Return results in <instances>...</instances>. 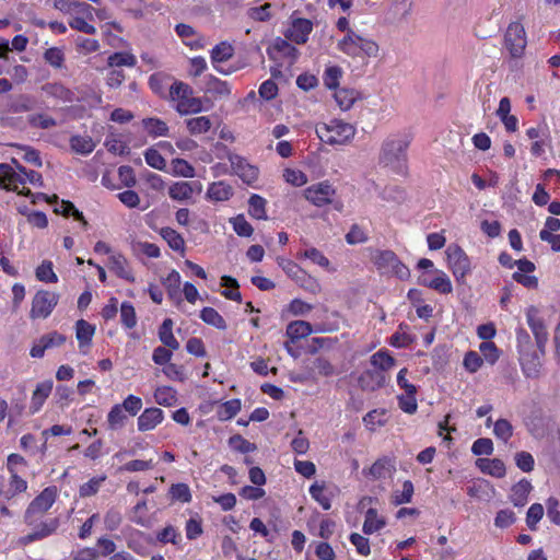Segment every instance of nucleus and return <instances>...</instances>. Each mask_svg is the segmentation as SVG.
<instances>
[{
	"instance_id": "nucleus-1",
	"label": "nucleus",
	"mask_w": 560,
	"mask_h": 560,
	"mask_svg": "<svg viewBox=\"0 0 560 560\" xmlns=\"http://www.w3.org/2000/svg\"><path fill=\"white\" fill-rule=\"evenodd\" d=\"M409 143L408 138L404 136L387 138L382 144L380 163L397 174H405L407 171V149Z\"/></svg>"
},
{
	"instance_id": "nucleus-2",
	"label": "nucleus",
	"mask_w": 560,
	"mask_h": 560,
	"mask_svg": "<svg viewBox=\"0 0 560 560\" xmlns=\"http://www.w3.org/2000/svg\"><path fill=\"white\" fill-rule=\"evenodd\" d=\"M337 48L352 58H371L378 54V45L371 38L363 37L354 31H348L338 42Z\"/></svg>"
},
{
	"instance_id": "nucleus-3",
	"label": "nucleus",
	"mask_w": 560,
	"mask_h": 560,
	"mask_svg": "<svg viewBox=\"0 0 560 560\" xmlns=\"http://www.w3.org/2000/svg\"><path fill=\"white\" fill-rule=\"evenodd\" d=\"M316 133L318 138L331 145H343L349 143L354 135L355 128L349 122L340 119H331L327 124H318L316 126Z\"/></svg>"
},
{
	"instance_id": "nucleus-4",
	"label": "nucleus",
	"mask_w": 560,
	"mask_h": 560,
	"mask_svg": "<svg viewBox=\"0 0 560 560\" xmlns=\"http://www.w3.org/2000/svg\"><path fill=\"white\" fill-rule=\"evenodd\" d=\"M516 347L523 373L527 377H537L540 368L539 355L533 350L529 334L522 327L516 329Z\"/></svg>"
},
{
	"instance_id": "nucleus-5",
	"label": "nucleus",
	"mask_w": 560,
	"mask_h": 560,
	"mask_svg": "<svg viewBox=\"0 0 560 560\" xmlns=\"http://www.w3.org/2000/svg\"><path fill=\"white\" fill-rule=\"evenodd\" d=\"M57 495V487L50 486L45 488L37 497H35L24 513V522L26 525L35 526L36 522L42 520L45 513L56 502Z\"/></svg>"
},
{
	"instance_id": "nucleus-6",
	"label": "nucleus",
	"mask_w": 560,
	"mask_h": 560,
	"mask_svg": "<svg viewBox=\"0 0 560 560\" xmlns=\"http://www.w3.org/2000/svg\"><path fill=\"white\" fill-rule=\"evenodd\" d=\"M191 95V88L184 82L176 81L170 88L171 100L177 102L176 110L182 115L198 113L202 109L201 100Z\"/></svg>"
},
{
	"instance_id": "nucleus-7",
	"label": "nucleus",
	"mask_w": 560,
	"mask_h": 560,
	"mask_svg": "<svg viewBox=\"0 0 560 560\" xmlns=\"http://www.w3.org/2000/svg\"><path fill=\"white\" fill-rule=\"evenodd\" d=\"M305 198L316 207H324L332 203L338 211L342 210V202L335 201L336 189L328 182H320L311 185L304 190Z\"/></svg>"
},
{
	"instance_id": "nucleus-8",
	"label": "nucleus",
	"mask_w": 560,
	"mask_h": 560,
	"mask_svg": "<svg viewBox=\"0 0 560 560\" xmlns=\"http://www.w3.org/2000/svg\"><path fill=\"white\" fill-rule=\"evenodd\" d=\"M525 315H526L527 325L529 326V328L534 335L537 349L541 355H545L546 346H547L548 338H549V334H548L545 320L539 315L538 307H536L534 305H530L529 307L526 308Z\"/></svg>"
},
{
	"instance_id": "nucleus-9",
	"label": "nucleus",
	"mask_w": 560,
	"mask_h": 560,
	"mask_svg": "<svg viewBox=\"0 0 560 560\" xmlns=\"http://www.w3.org/2000/svg\"><path fill=\"white\" fill-rule=\"evenodd\" d=\"M448 267L459 282L470 272V260L458 245H451L446 250Z\"/></svg>"
},
{
	"instance_id": "nucleus-10",
	"label": "nucleus",
	"mask_w": 560,
	"mask_h": 560,
	"mask_svg": "<svg viewBox=\"0 0 560 560\" xmlns=\"http://www.w3.org/2000/svg\"><path fill=\"white\" fill-rule=\"evenodd\" d=\"M59 295L54 292L38 291L33 298L30 316L32 318H47L57 305Z\"/></svg>"
},
{
	"instance_id": "nucleus-11",
	"label": "nucleus",
	"mask_w": 560,
	"mask_h": 560,
	"mask_svg": "<svg viewBox=\"0 0 560 560\" xmlns=\"http://www.w3.org/2000/svg\"><path fill=\"white\" fill-rule=\"evenodd\" d=\"M505 47L513 58H520L526 47V34L524 26L518 22H513L505 32Z\"/></svg>"
},
{
	"instance_id": "nucleus-12",
	"label": "nucleus",
	"mask_w": 560,
	"mask_h": 560,
	"mask_svg": "<svg viewBox=\"0 0 560 560\" xmlns=\"http://www.w3.org/2000/svg\"><path fill=\"white\" fill-rule=\"evenodd\" d=\"M67 340V337L58 331H50L43 335L32 347L30 354L32 358H43L45 351L51 348L60 347Z\"/></svg>"
},
{
	"instance_id": "nucleus-13",
	"label": "nucleus",
	"mask_w": 560,
	"mask_h": 560,
	"mask_svg": "<svg viewBox=\"0 0 560 560\" xmlns=\"http://www.w3.org/2000/svg\"><path fill=\"white\" fill-rule=\"evenodd\" d=\"M231 167L245 183L250 184L258 178V168L250 165L244 158L228 153Z\"/></svg>"
},
{
	"instance_id": "nucleus-14",
	"label": "nucleus",
	"mask_w": 560,
	"mask_h": 560,
	"mask_svg": "<svg viewBox=\"0 0 560 560\" xmlns=\"http://www.w3.org/2000/svg\"><path fill=\"white\" fill-rule=\"evenodd\" d=\"M32 532L22 538L24 544H30L35 540H40L54 534L59 527V520L57 517L48 518L45 521L39 520L35 526H31Z\"/></svg>"
},
{
	"instance_id": "nucleus-15",
	"label": "nucleus",
	"mask_w": 560,
	"mask_h": 560,
	"mask_svg": "<svg viewBox=\"0 0 560 560\" xmlns=\"http://www.w3.org/2000/svg\"><path fill=\"white\" fill-rule=\"evenodd\" d=\"M313 30V24L307 19H295L292 21L291 26L285 32L287 39L302 45L308 39V35Z\"/></svg>"
},
{
	"instance_id": "nucleus-16",
	"label": "nucleus",
	"mask_w": 560,
	"mask_h": 560,
	"mask_svg": "<svg viewBox=\"0 0 560 560\" xmlns=\"http://www.w3.org/2000/svg\"><path fill=\"white\" fill-rule=\"evenodd\" d=\"M40 89L46 96L62 103H73L81 100L72 90L68 89L60 82H48L43 84Z\"/></svg>"
},
{
	"instance_id": "nucleus-17",
	"label": "nucleus",
	"mask_w": 560,
	"mask_h": 560,
	"mask_svg": "<svg viewBox=\"0 0 560 560\" xmlns=\"http://www.w3.org/2000/svg\"><path fill=\"white\" fill-rule=\"evenodd\" d=\"M234 55V48L228 42H221L215 45L211 50V62L214 66L215 70L222 74H230L234 70L233 69H224L220 66V63L228 61Z\"/></svg>"
},
{
	"instance_id": "nucleus-18",
	"label": "nucleus",
	"mask_w": 560,
	"mask_h": 560,
	"mask_svg": "<svg viewBox=\"0 0 560 560\" xmlns=\"http://www.w3.org/2000/svg\"><path fill=\"white\" fill-rule=\"evenodd\" d=\"M164 420V412L156 407L147 408L138 417V430L141 432L153 430Z\"/></svg>"
},
{
	"instance_id": "nucleus-19",
	"label": "nucleus",
	"mask_w": 560,
	"mask_h": 560,
	"mask_svg": "<svg viewBox=\"0 0 560 560\" xmlns=\"http://www.w3.org/2000/svg\"><path fill=\"white\" fill-rule=\"evenodd\" d=\"M386 384V375L383 371L368 370L359 377V385L363 390L374 392Z\"/></svg>"
},
{
	"instance_id": "nucleus-20",
	"label": "nucleus",
	"mask_w": 560,
	"mask_h": 560,
	"mask_svg": "<svg viewBox=\"0 0 560 560\" xmlns=\"http://www.w3.org/2000/svg\"><path fill=\"white\" fill-rule=\"evenodd\" d=\"M108 268L110 271H113L117 277L128 281V282H135V276L132 273V270L127 261V259L120 255H112L109 257Z\"/></svg>"
},
{
	"instance_id": "nucleus-21",
	"label": "nucleus",
	"mask_w": 560,
	"mask_h": 560,
	"mask_svg": "<svg viewBox=\"0 0 560 560\" xmlns=\"http://www.w3.org/2000/svg\"><path fill=\"white\" fill-rule=\"evenodd\" d=\"M95 332V327L84 319H79L75 323V337L79 342V348L82 353H86L91 346L92 338Z\"/></svg>"
},
{
	"instance_id": "nucleus-22",
	"label": "nucleus",
	"mask_w": 560,
	"mask_h": 560,
	"mask_svg": "<svg viewBox=\"0 0 560 560\" xmlns=\"http://www.w3.org/2000/svg\"><path fill=\"white\" fill-rule=\"evenodd\" d=\"M195 187H197L198 191L201 190L200 184L189 182H177L170 186L168 195L173 200H188L194 195Z\"/></svg>"
},
{
	"instance_id": "nucleus-23",
	"label": "nucleus",
	"mask_w": 560,
	"mask_h": 560,
	"mask_svg": "<svg viewBox=\"0 0 560 560\" xmlns=\"http://www.w3.org/2000/svg\"><path fill=\"white\" fill-rule=\"evenodd\" d=\"M54 383L51 380L44 381L36 385L35 390L33 392L30 409L32 413L37 412L45 400L48 398L52 390Z\"/></svg>"
},
{
	"instance_id": "nucleus-24",
	"label": "nucleus",
	"mask_w": 560,
	"mask_h": 560,
	"mask_svg": "<svg viewBox=\"0 0 560 560\" xmlns=\"http://www.w3.org/2000/svg\"><path fill=\"white\" fill-rule=\"evenodd\" d=\"M421 284L438 291L442 294H448L453 291L452 282L444 271L435 270V277L432 279L423 278Z\"/></svg>"
},
{
	"instance_id": "nucleus-25",
	"label": "nucleus",
	"mask_w": 560,
	"mask_h": 560,
	"mask_svg": "<svg viewBox=\"0 0 560 560\" xmlns=\"http://www.w3.org/2000/svg\"><path fill=\"white\" fill-rule=\"evenodd\" d=\"M476 466L487 475L495 478H502L505 475V465L499 458H478Z\"/></svg>"
},
{
	"instance_id": "nucleus-26",
	"label": "nucleus",
	"mask_w": 560,
	"mask_h": 560,
	"mask_svg": "<svg viewBox=\"0 0 560 560\" xmlns=\"http://www.w3.org/2000/svg\"><path fill=\"white\" fill-rule=\"evenodd\" d=\"M27 490V481L19 476V474H10L8 488L0 492V497L7 501L12 500L16 495Z\"/></svg>"
},
{
	"instance_id": "nucleus-27",
	"label": "nucleus",
	"mask_w": 560,
	"mask_h": 560,
	"mask_svg": "<svg viewBox=\"0 0 560 560\" xmlns=\"http://www.w3.org/2000/svg\"><path fill=\"white\" fill-rule=\"evenodd\" d=\"M313 332L312 325L304 320H294L287 326L285 334L291 342L305 338Z\"/></svg>"
},
{
	"instance_id": "nucleus-28",
	"label": "nucleus",
	"mask_w": 560,
	"mask_h": 560,
	"mask_svg": "<svg viewBox=\"0 0 560 560\" xmlns=\"http://www.w3.org/2000/svg\"><path fill=\"white\" fill-rule=\"evenodd\" d=\"M397 260V255L392 250H381L374 256V264L376 268L384 275H389Z\"/></svg>"
},
{
	"instance_id": "nucleus-29",
	"label": "nucleus",
	"mask_w": 560,
	"mask_h": 560,
	"mask_svg": "<svg viewBox=\"0 0 560 560\" xmlns=\"http://www.w3.org/2000/svg\"><path fill=\"white\" fill-rule=\"evenodd\" d=\"M386 525L384 517H380L375 509H369L365 513V520L363 523V533L365 535H372L381 530Z\"/></svg>"
},
{
	"instance_id": "nucleus-30",
	"label": "nucleus",
	"mask_w": 560,
	"mask_h": 560,
	"mask_svg": "<svg viewBox=\"0 0 560 560\" xmlns=\"http://www.w3.org/2000/svg\"><path fill=\"white\" fill-rule=\"evenodd\" d=\"M173 325L174 323L171 318H165L160 326L159 338L165 347L172 350H177L179 348V342L173 335Z\"/></svg>"
},
{
	"instance_id": "nucleus-31",
	"label": "nucleus",
	"mask_w": 560,
	"mask_h": 560,
	"mask_svg": "<svg viewBox=\"0 0 560 560\" xmlns=\"http://www.w3.org/2000/svg\"><path fill=\"white\" fill-rule=\"evenodd\" d=\"M532 490V485L526 479L521 480L512 487L511 501L515 506H523L527 502V495Z\"/></svg>"
},
{
	"instance_id": "nucleus-32",
	"label": "nucleus",
	"mask_w": 560,
	"mask_h": 560,
	"mask_svg": "<svg viewBox=\"0 0 560 560\" xmlns=\"http://www.w3.org/2000/svg\"><path fill=\"white\" fill-rule=\"evenodd\" d=\"M360 97V93L353 89L341 88L336 91L335 100L342 110H348Z\"/></svg>"
},
{
	"instance_id": "nucleus-33",
	"label": "nucleus",
	"mask_w": 560,
	"mask_h": 560,
	"mask_svg": "<svg viewBox=\"0 0 560 560\" xmlns=\"http://www.w3.org/2000/svg\"><path fill=\"white\" fill-rule=\"evenodd\" d=\"M70 147L75 153L88 155L95 149V143L90 136L75 135L70 138Z\"/></svg>"
},
{
	"instance_id": "nucleus-34",
	"label": "nucleus",
	"mask_w": 560,
	"mask_h": 560,
	"mask_svg": "<svg viewBox=\"0 0 560 560\" xmlns=\"http://www.w3.org/2000/svg\"><path fill=\"white\" fill-rule=\"evenodd\" d=\"M233 195V189L224 182L213 183L209 186L207 196L215 201L229 200Z\"/></svg>"
},
{
	"instance_id": "nucleus-35",
	"label": "nucleus",
	"mask_w": 560,
	"mask_h": 560,
	"mask_svg": "<svg viewBox=\"0 0 560 560\" xmlns=\"http://www.w3.org/2000/svg\"><path fill=\"white\" fill-rule=\"evenodd\" d=\"M154 400L158 405L172 407L177 402V392L171 386H160L154 392Z\"/></svg>"
},
{
	"instance_id": "nucleus-36",
	"label": "nucleus",
	"mask_w": 560,
	"mask_h": 560,
	"mask_svg": "<svg viewBox=\"0 0 560 560\" xmlns=\"http://www.w3.org/2000/svg\"><path fill=\"white\" fill-rule=\"evenodd\" d=\"M160 235L167 243V245L176 252L184 253L185 250V241L184 237L176 232L172 228H162L160 231Z\"/></svg>"
},
{
	"instance_id": "nucleus-37",
	"label": "nucleus",
	"mask_w": 560,
	"mask_h": 560,
	"mask_svg": "<svg viewBox=\"0 0 560 560\" xmlns=\"http://www.w3.org/2000/svg\"><path fill=\"white\" fill-rule=\"evenodd\" d=\"M128 420L127 413L117 404L112 407L107 415V425L109 430L116 431L124 428Z\"/></svg>"
},
{
	"instance_id": "nucleus-38",
	"label": "nucleus",
	"mask_w": 560,
	"mask_h": 560,
	"mask_svg": "<svg viewBox=\"0 0 560 560\" xmlns=\"http://www.w3.org/2000/svg\"><path fill=\"white\" fill-rule=\"evenodd\" d=\"M266 205L267 201L259 195H252L248 200V212L249 214L257 220H266Z\"/></svg>"
},
{
	"instance_id": "nucleus-39",
	"label": "nucleus",
	"mask_w": 560,
	"mask_h": 560,
	"mask_svg": "<svg viewBox=\"0 0 560 560\" xmlns=\"http://www.w3.org/2000/svg\"><path fill=\"white\" fill-rule=\"evenodd\" d=\"M371 364L375 368L374 370L383 371L385 374L395 365V359L387 351L380 350L371 357Z\"/></svg>"
},
{
	"instance_id": "nucleus-40",
	"label": "nucleus",
	"mask_w": 560,
	"mask_h": 560,
	"mask_svg": "<svg viewBox=\"0 0 560 560\" xmlns=\"http://www.w3.org/2000/svg\"><path fill=\"white\" fill-rule=\"evenodd\" d=\"M200 318L208 325L218 329L225 330L228 325L224 318L213 307H203L200 312Z\"/></svg>"
},
{
	"instance_id": "nucleus-41",
	"label": "nucleus",
	"mask_w": 560,
	"mask_h": 560,
	"mask_svg": "<svg viewBox=\"0 0 560 560\" xmlns=\"http://www.w3.org/2000/svg\"><path fill=\"white\" fill-rule=\"evenodd\" d=\"M142 126L145 131L152 137L167 136L168 127L165 121L160 118H144Z\"/></svg>"
},
{
	"instance_id": "nucleus-42",
	"label": "nucleus",
	"mask_w": 560,
	"mask_h": 560,
	"mask_svg": "<svg viewBox=\"0 0 560 560\" xmlns=\"http://www.w3.org/2000/svg\"><path fill=\"white\" fill-rule=\"evenodd\" d=\"M168 298L179 301L180 275L176 270H172L163 280Z\"/></svg>"
},
{
	"instance_id": "nucleus-43",
	"label": "nucleus",
	"mask_w": 560,
	"mask_h": 560,
	"mask_svg": "<svg viewBox=\"0 0 560 560\" xmlns=\"http://www.w3.org/2000/svg\"><path fill=\"white\" fill-rule=\"evenodd\" d=\"M171 174L174 176L192 178L195 176V168L186 160L174 159L171 162Z\"/></svg>"
},
{
	"instance_id": "nucleus-44",
	"label": "nucleus",
	"mask_w": 560,
	"mask_h": 560,
	"mask_svg": "<svg viewBox=\"0 0 560 560\" xmlns=\"http://www.w3.org/2000/svg\"><path fill=\"white\" fill-rule=\"evenodd\" d=\"M311 497L319 503L324 510L331 508V498L326 492L324 485L314 483L310 487Z\"/></svg>"
},
{
	"instance_id": "nucleus-45",
	"label": "nucleus",
	"mask_w": 560,
	"mask_h": 560,
	"mask_svg": "<svg viewBox=\"0 0 560 560\" xmlns=\"http://www.w3.org/2000/svg\"><path fill=\"white\" fill-rule=\"evenodd\" d=\"M27 122L33 128L50 129L57 126V120L46 114H34L27 117Z\"/></svg>"
},
{
	"instance_id": "nucleus-46",
	"label": "nucleus",
	"mask_w": 560,
	"mask_h": 560,
	"mask_svg": "<svg viewBox=\"0 0 560 560\" xmlns=\"http://www.w3.org/2000/svg\"><path fill=\"white\" fill-rule=\"evenodd\" d=\"M385 416V409H374L363 417V422L370 430L374 431L376 427H383L386 423Z\"/></svg>"
},
{
	"instance_id": "nucleus-47",
	"label": "nucleus",
	"mask_w": 560,
	"mask_h": 560,
	"mask_svg": "<svg viewBox=\"0 0 560 560\" xmlns=\"http://www.w3.org/2000/svg\"><path fill=\"white\" fill-rule=\"evenodd\" d=\"M121 324L131 329L137 325V315L133 305L130 302H122L120 305Z\"/></svg>"
},
{
	"instance_id": "nucleus-48",
	"label": "nucleus",
	"mask_w": 560,
	"mask_h": 560,
	"mask_svg": "<svg viewBox=\"0 0 560 560\" xmlns=\"http://www.w3.org/2000/svg\"><path fill=\"white\" fill-rule=\"evenodd\" d=\"M186 125L191 135L205 133L211 128V121L206 116L190 118L186 121Z\"/></svg>"
},
{
	"instance_id": "nucleus-49",
	"label": "nucleus",
	"mask_w": 560,
	"mask_h": 560,
	"mask_svg": "<svg viewBox=\"0 0 560 560\" xmlns=\"http://www.w3.org/2000/svg\"><path fill=\"white\" fill-rule=\"evenodd\" d=\"M494 435L506 443L513 435V425L506 419H499L493 423Z\"/></svg>"
},
{
	"instance_id": "nucleus-50",
	"label": "nucleus",
	"mask_w": 560,
	"mask_h": 560,
	"mask_svg": "<svg viewBox=\"0 0 560 560\" xmlns=\"http://www.w3.org/2000/svg\"><path fill=\"white\" fill-rule=\"evenodd\" d=\"M36 278L39 281L47 282V283H55L58 281V277L54 272L52 269V262L49 260H44L37 268H36Z\"/></svg>"
},
{
	"instance_id": "nucleus-51",
	"label": "nucleus",
	"mask_w": 560,
	"mask_h": 560,
	"mask_svg": "<svg viewBox=\"0 0 560 560\" xmlns=\"http://www.w3.org/2000/svg\"><path fill=\"white\" fill-rule=\"evenodd\" d=\"M241 400L240 399H231L223 402L218 410V416L220 420H229L237 415L241 410Z\"/></svg>"
},
{
	"instance_id": "nucleus-52",
	"label": "nucleus",
	"mask_w": 560,
	"mask_h": 560,
	"mask_svg": "<svg viewBox=\"0 0 560 560\" xmlns=\"http://www.w3.org/2000/svg\"><path fill=\"white\" fill-rule=\"evenodd\" d=\"M278 265L282 268V270L295 281L302 280L305 278V273L303 270L292 260L285 258H278Z\"/></svg>"
},
{
	"instance_id": "nucleus-53",
	"label": "nucleus",
	"mask_w": 560,
	"mask_h": 560,
	"mask_svg": "<svg viewBox=\"0 0 560 560\" xmlns=\"http://www.w3.org/2000/svg\"><path fill=\"white\" fill-rule=\"evenodd\" d=\"M136 62V57L125 51L115 52L108 57V66L112 68L122 66L133 67Z\"/></svg>"
},
{
	"instance_id": "nucleus-54",
	"label": "nucleus",
	"mask_w": 560,
	"mask_h": 560,
	"mask_svg": "<svg viewBox=\"0 0 560 560\" xmlns=\"http://www.w3.org/2000/svg\"><path fill=\"white\" fill-rule=\"evenodd\" d=\"M170 494L172 500L182 503H188L191 501L190 489L186 483H174L170 488Z\"/></svg>"
},
{
	"instance_id": "nucleus-55",
	"label": "nucleus",
	"mask_w": 560,
	"mask_h": 560,
	"mask_svg": "<svg viewBox=\"0 0 560 560\" xmlns=\"http://www.w3.org/2000/svg\"><path fill=\"white\" fill-rule=\"evenodd\" d=\"M221 284L223 287H230L232 288L233 290H224L222 292V295L229 300H232V301H236V302H241L242 301V295L240 293V291L237 290L238 289V283L237 281L230 277V276H223L221 278Z\"/></svg>"
},
{
	"instance_id": "nucleus-56",
	"label": "nucleus",
	"mask_w": 560,
	"mask_h": 560,
	"mask_svg": "<svg viewBox=\"0 0 560 560\" xmlns=\"http://www.w3.org/2000/svg\"><path fill=\"white\" fill-rule=\"evenodd\" d=\"M156 538L160 542L167 544L171 542L175 546L179 545L182 541V535L172 525L164 527L161 532L158 533Z\"/></svg>"
},
{
	"instance_id": "nucleus-57",
	"label": "nucleus",
	"mask_w": 560,
	"mask_h": 560,
	"mask_svg": "<svg viewBox=\"0 0 560 560\" xmlns=\"http://www.w3.org/2000/svg\"><path fill=\"white\" fill-rule=\"evenodd\" d=\"M56 213L65 217L73 215L75 220L81 221L84 226L88 222L84 220L83 213L80 212L72 202L62 200L60 205L55 209Z\"/></svg>"
},
{
	"instance_id": "nucleus-58",
	"label": "nucleus",
	"mask_w": 560,
	"mask_h": 560,
	"mask_svg": "<svg viewBox=\"0 0 560 560\" xmlns=\"http://www.w3.org/2000/svg\"><path fill=\"white\" fill-rule=\"evenodd\" d=\"M208 91L219 95V96H228L231 94L230 84L226 81H222L213 75H210L208 79Z\"/></svg>"
},
{
	"instance_id": "nucleus-59",
	"label": "nucleus",
	"mask_w": 560,
	"mask_h": 560,
	"mask_svg": "<svg viewBox=\"0 0 560 560\" xmlns=\"http://www.w3.org/2000/svg\"><path fill=\"white\" fill-rule=\"evenodd\" d=\"M479 351L482 354V358L490 364H494L500 357V351L492 341L481 342L479 346Z\"/></svg>"
},
{
	"instance_id": "nucleus-60",
	"label": "nucleus",
	"mask_w": 560,
	"mask_h": 560,
	"mask_svg": "<svg viewBox=\"0 0 560 560\" xmlns=\"http://www.w3.org/2000/svg\"><path fill=\"white\" fill-rule=\"evenodd\" d=\"M144 159L148 165L155 170L164 171L166 167L165 159L161 155V153L158 150L153 148H149L144 152Z\"/></svg>"
},
{
	"instance_id": "nucleus-61",
	"label": "nucleus",
	"mask_w": 560,
	"mask_h": 560,
	"mask_svg": "<svg viewBox=\"0 0 560 560\" xmlns=\"http://www.w3.org/2000/svg\"><path fill=\"white\" fill-rule=\"evenodd\" d=\"M397 399H398V406L404 412H406L408 415L416 413V411L418 409L416 394L405 393V394L398 395Z\"/></svg>"
},
{
	"instance_id": "nucleus-62",
	"label": "nucleus",
	"mask_w": 560,
	"mask_h": 560,
	"mask_svg": "<svg viewBox=\"0 0 560 560\" xmlns=\"http://www.w3.org/2000/svg\"><path fill=\"white\" fill-rule=\"evenodd\" d=\"M231 223L233 224V229L238 236L249 237L254 232L253 226L246 221L243 214H238L237 217L231 219Z\"/></svg>"
},
{
	"instance_id": "nucleus-63",
	"label": "nucleus",
	"mask_w": 560,
	"mask_h": 560,
	"mask_svg": "<svg viewBox=\"0 0 560 560\" xmlns=\"http://www.w3.org/2000/svg\"><path fill=\"white\" fill-rule=\"evenodd\" d=\"M126 413L136 416L142 408V399L135 395H128L121 404H117Z\"/></svg>"
},
{
	"instance_id": "nucleus-64",
	"label": "nucleus",
	"mask_w": 560,
	"mask_h": 560,
	"mask_svg": "<svg viewBox=\"0 0 560 560\" xmlns=\"http://www.w3.org/2000/svg\"><path fill=\"white\" fill-rule=\"evenodd\" d=\"M544 516V506L540 503H534L529 506L526 515V524L529 529L535 530L537 523Z\"/></svg>"
}]
</instances>
